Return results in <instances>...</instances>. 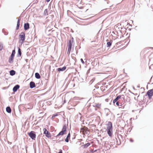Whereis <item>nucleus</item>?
I'll return each instance as SVG.
<instances>
[{
    "instance_id": "nucleus-8",
    "label": "nucleus",
    "mask_w": 153,
    "mask_h": 153,
    "mask_svg": "<svg viewBox=\"0 0 153 153\" xmlns=\"http://www.w3.org/2000/svg\"><path fill=\"white\" fill-rule=\"evenodd\" d=\"M147 94L149 98L151 99L152 96H153V89L149 90Z\"/></svg>"
},
{
    "instance_id": "nucleus-2",
    "label": "nucleus",
    "mask_w": 153,
    "mask_h": 153,
    "mask_svg": "<svg viewBox=\"0 0 153 153\" xmlns=\"http://www.w3.org/2000/svg\"><path fill=\"white\" fill-rule=\"evenodd\" d=\"M19 42L21 44L23 43L25 39V34L24 32H22L19 35Z\"/></svg>"
},
{
    "instance_id": "nucleus-26",
    "label": "nucleus",
    "mask_w": 153,
    "mask_h": 153,
    "mask_svg": "<svg viewBox=\"0 0 153 153\" xmlns=\"http://www.w3.org/2000/svg\"><path fill=\"white\" fill-rule=\"evenodd\" d=\"M58 115V114H53V115H52V118H54L55 117L57 116Z\"/></svg>"
},
{
    "instance_id": "nucleus-23",
    "label": "nucleus",
    "mask_w": 153,
    "mask_h": 153,
    "mask_svg": "<svg viewBox=\"0 0 153 153\" xmlns=\"http://www.w3.org/2000/svg\"><path fill=\"white\" fill-rule=\"evenodd\" d=\"M119 103L122 104V102H121L120 101V100H119L118 101H117L116 103V104L117 106L119 105Z\"/></svg>"
},
{
    "instance_id": "nucleus-13",
    "label": "nucleus",
    "mask_w": 153,
    "mask_h": 153,
    "mask_svg": "<svg viewBox=\"0 0 153 153\" xmlns=\"http://www.w3.org/2000/svg\"><path fill=\"white\" fill-rule=\"evenodd\" d=\"M19 88V85H16L13 88V91L14 92H15L17 91L18 89Z\"/></svg>"
},
{
    "instance_id": "nucleus-17",
    "label": "nucleus",
    "mask_w": 153,
    "mask_h": 153,
    "mask_svg": "<svg viewBox=\"0 0 153 153\" xmlns=\"http://www.w3.org/2000/svg\"><path fill=\"white\" fill-rule=\"evenodd\" d=\"M15 74V71L13 70H12L10 71V74L11 76H13Z\"/></svg>"
},
{
    "instance_id": "nucleus-27",
    "label": "nucleus",
    "mask_w": 153,
    "mask_h": 153,
    "mask_svg": "<svg viewBox=\"0 0 153 153\" xmlns=\"http://www.w3.org/2000/svg\"><path fill=\"white\" fill-rule=\"evenodd\" d=\"M3 47L2 45L0 43V51L2 50Z\"/></svg>"
},
{
    "instance_id": "nucleus-33",
    "label": "nucleus",
    "mask_w": 153,
    "mask_h": 153,
    "mask_svg": "<svg viewBox=\"0 0 153 153\" xmlns=\"http://www.w3.org/2000/svg\"><path fill=\"white\" fill-rule=\"evenodd\" d=\"M118 43H117L116 44H118Z\"/></svg>"
},
{
    "instance_id": "nucleus-10",
    "label": "nucleus",
    "mask_w": 153,
    "mask_h": 153,
    "mask_svg": "<svg viewBox=\"0 0 153 153\" xmlns=\"http://www.w3.org/2000/svg\"><path fill=\"white\" fill-rule=\"evenodd\" d=\"M87 129L88 128L86 127H84L82 128L80 130L81 133H82L84 135L87 131Z\"/></svg>"
},
{
    "instance_id": "nucleus-15",
    "label": "nucleus",
    "mask_w": 153,
    "mask_h": 153,
    "mask_svg": "<svg viewBox=\"0 0 153 153\" xmlns=\"http://www.w3.org/2000/svg\"><path fill=\"white\" fill-rule=\"evenodd\" d=\"M66 67L64 66L62 68H57V70L59 71H63L65 70L66 69Z\"/></svg>"
},
{
    "instance_id": "nucleus-21",
    "label": "nucleus",
    "mask_w": 153,
    "mask_h": 153,
    "mask_svg": "<svg viewBox=\"0 0 153 153\" xmlns=\"http://www.w3.org/2000/svg\"><path fill=\"white\" fill-rule=\"evenodd\" d=\"M101 104L99 103H96L95 104V106L97 108H100L101 107Z\"/></svg>"
},
{
    "instance_id": "nucleus-3",
    "label": "nucleus",
    "mask_w": 153,
    "mask_h": 153,
    "mask_svg": "<svg viewBox=\"0 0 153 153\" xmlns=\"http://www.w3.org/2000/svg\"><path fill=\"white\" fill-rule=\"evenodd\" d=\"M67 127L66 125H64L62 127V131H61L57 135V136H59L60 135H63V134H66V129Z\"/></svg>"
},
{
    "instance_id": "nucleus-25",
    "label": "nucleus",
    "mask_w": 153,
    "mask_h": 153,
    "mask_svg": "<svg viewBox=\"0 0 153 153\" xmlns=\"http://www.w3.org/2000/svg\"><path fill=\"white\" fill-rule=\"evenodd\" d=\"M18 53L19 54L20 56H21L22 54V52L20 48H19L18 50Z\"/></svg>"
},
{
    "instance_id": "nucleus-1",
    "label": "nucleus",
    "mask_w": 153,
    "mask_h": 153,
    "mask_svg": "<svg viewBox=\"0 0 153 153\" xmlns=\"http://www.w3.org/2000/svg\"><path fill=\"white\" fill-rule=\"evenodd\" d=\"M107 132L108 135L110 137H112L113 132L112 124L111 122H108L107 125Z\"/></svg>"
},
{
    "instance_id": "nucleus-29",
    "label": "nucleus",
    "mask_w": 153,
    "mask_h": 153,
    "mask_svg": "<svg viewBox=\"0 0 153 153\" xmlns=\"http://www.w3.org/2000/svg\"><path fill=\"white\" fill-rule=\"evenodd\" d=\"M130 141L131 142H133L134 141L132 139H131V138H130Z\"/></svg>"
},
{
    "instance_id": "nucleus-32",
    "label": "nucleus",
    "mask_w": 153,
    "mask_h": 153,
    "mask_svg": "<svg viewBox=\"0 0 153 153\" xmlns=\"http://www.w3.org/2000/svg\"><path fill=\"white\" fill-rule=\"evenodd\" d=\"M73 38H72V41L73 42Z\"/></svg>"
},
{
    "instance_id": "nucleus-5",
    "label": "nucleus",
    "mask_w": 153,
    "mask_h": 153,
    "mask_svg": "<svg viewBox=\"0 0 153 153\" xmlns=\"http://www.w3.org/2000/svg\"><path fill=\"white\" fill-rule=\"evenodd\" d=\"M15 53V50H13L11 56L9 59V62L10 63H12L13 62Z\"/></svg>"
},
{
    "instance_id": "nucleus-9",
    "label": "nucleus",
    "mask_w": 153,
    "mask_h": 153,
    "mask_svg": "<svg viewBox=\"0 0 153 153\" xmlns=\"http://www.w3.org/2000/svg\"><path fill=\"white\" fill-rule=\"evenodd\" d=\"M71 41L70 40L69 41V42L68 44V53H69V54L70 53L71 50Z\"/></svg>"
},
{
    "instance_id": "nucleus-11",
    "label": "nucleus",
    "mask_w": 153,
    "mask_h": 153,
    "mask_svg": "<svg viewBox=\"0 0 153 153\" xmlns=\"http://www.w3.org/2000/svg\"><path fill=\"white\" fill-rule=\"evenodd\" d=\"M24 29L25 30H28L29 28V25L28 23H25L24 26Z\"/></svg>"
},
{
    "instance_id": "nucleus-12",
    "label": "nucleus",
    "mask_w": 153,
    "mask_h": 153,
    "mask_svg": "<svg viewBox=\"0 0 153 153\" xmlns=\"http://www.w3.org/2000/svg\"><path fill=\"white\" fill-rule=\"evenodd\" d=\"M30 86L31 88H33L35 87L36 85L35 83L33 82H31L30 83Z\"/></svg>"
},
{
    "instance_id": "nucleus-6",
    "label": "nucleus",
    "mask_w": 153,
    "mask_h": 153,
    "mask_svg": "<svg viewBox=\"0 0 153 153\" xmlns=\"http://www.w3.org/2000/svg\"><path fill=\"white\" fill-rule=\"evenodd\" d=\"M28 135L33 140H35L36 137V134L33 131H31L30 133H28Z\"/></svg>"
},
{
    "instance_id": "nucleus-19",
    "label": "nucleus",
    "mask_w": 153,
    "mask_h": 153,
    "mask_svg": "<svg viewBox=\"0 0 153 153\" xmlns=\"http://www.w3.org/2000/svg\"><path fill=\"white\" fill-rule=\"evenodd\" d=\"M6 111L9 113H11V109L9 107H7L6 108Z\"/></svg>"
},
{
    "instance_id": "nucleus-28",
    "label": "nucleus",
    "mask_w": 153,
    "mask_h": 153,
    "mask_svg": "<svg viewBox=\"0 0 153 153\" xmlns=\"http://www.w3.org/2000/svg\"><path fill=\"white\" fill-rule=\"evenodd\" d=\"M80 60L83 64H84V62L82 59H80Z\"/></svg>"
},
{
    "instance_id": "nucleus-7",
    "label": "nucleus",
    "mask_w": 153,
    "mask_h": 153,
    "mask_svg": "<svg viewBox=\"0 0 153 153\" xmlns=\"http://www.w3.org/2000/svg\"><path fill=\"white\" fill-rule=\"evenodd\" d=\"M44 134H45L46 137L49 138L51 137L50 133L47 130L46 128L43 129Z\"/></svg>"
},
{
    "instance_id": "nucleus-18",
    "label": "nucleus",
    "mask_w": 153,
    "mask_h": 153,
    "mask_svg": "<svg viewBox=\"0 0 153 153\" xmlns=\"http://www.w3.org/2000/svg\"><path fill=\"white\" fill-rule=\"evenodd\" d=\"M35 77L36 78L38 79H40L41 77L39 74L38 73H35Z\"/></svg>"
},
{
    "instance_id": "nucleus-16",
    "label": "nucleus",
    "mask_w": 153,
    "mask_h": 153,
    "mask_svg": "<svg viewBox=\"0 0 153 153\" xmlns=\"http://www.w3.org/2000/svg\"><path fill=\"white\" fill-rule=\"evenodd\" d=\"M20 19H19L18 20L17 22V25L16 28V30H18L19 29V25H20Z\"/></svg>"
},
{
    "instance_id": "nucleus-30",
    "label": "nucleus",
    "mask_w": 153,
    "mask_h": 153,
    "mask_svg": "<svg viewBox=\"0 0 153 153\" xmlns=\"http://www.w3.org/2000/svg\"><path fill=\"white\" fill-rule=\"evenodd\" d=\"M59 153H62V150H60V152H59Z\"/></svg>"
},
{
    "instance_id": "nucleus-22",
    "label": "nucleus",
    "mask_w": 153,
    "mask_h": 153,
    "mask_svg": "<svg viewBox=\"0 0 153 153\" xmlns=\"http://www.w3.org/2000/svg\"><path fill=\"white\" fill-rule=\"evenodd\" d=\"M90 144L89 143H88L85 144L83 145V147L84 148H86L87 147L90 146Z\"/></svg>"
},
{
    "instance_id": "nucleus-4",
    "label": "nucleus",
    "mask_w": 153,
    "mask_h": 153,
    "mask_svg": "<svg viewBox=\"0 0 153 153\" xmlns=\"http://www.w3.org/2000/svg\"><path fill=\"white\" fill-rule=\"evenodd\" d=\"M121 99L122 101H123L124 102V101L125 97L123 95H120L117 96L116 98L113 100V103H114L115 102H117L118 100H119L120 99Z\"/></svg>"
},
{
    "instance_id": "nucleus-31",
    "label": "nucleus",
    "mask_w": 153,
    "mask_h": 153,
    "mask_svg": "<svg viewBox=\"0 0 153 153\" xmlns=\"http://www.w3.org/2000/svg\"><path fill=\"white\" fill-rule=\"evenodd\" d=\"M50 0H46V1L47 2H49L50 1Z\"/></svg>"
},
{
    "instance_id": "nucleus-20",
    "label": "nucleus",
    "mask_w": 153,
    "mask_h": 153,
    "mask_svg": "<svg viewBox=\"0 0 153 153\" xmlns=\"http://www.w3.org/2000/svg\"><path fill=\"white\" fill-rule=\"evenodd\" d=\"M112 42V41L111 40H110V42H108L107 44V47H110L111 45Z\"/></svg>"
},
{
    "instance_id": "nucleus-24",
    "label": "nucleus",
    "mask_w": 153,
    "mask_h": 153,
    "mask_svg": "<svg viewBox=\"0 0 153 153\" xmlns=\"http://www.w3.org/2000/svg\"><path fill=\"white\" fill-rule=\"evenodd\" d=\"M44 13L45 15H48V10L47 9H46L44 10Z\"/></svg>"
},
{
    "instance_id": "nucleus-14",
    "label": "nucleus",
    "mask_w": 153,
    "mask_h": 153,
    "mask_svg": "<svg viewBox=\"0 0 153 153\" xmlns=\"http://www.w3.org/2000/svg\"><path fill=\"white\" fill-rule=\"evenodd\" d=\"M70 134L69 133L68 134L66 138L65 139V141L67 142H68L69 141V140L70 138Z\"/></svg>"
}]
</instances>
